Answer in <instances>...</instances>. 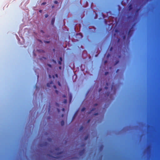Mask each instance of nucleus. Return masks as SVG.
<instances>
[{"mask_svg": "<svg viewBox=\"0 0 160 160\" xmlns=\"http://www.w3.org/2000/svg\"><path fill=\"white\" fill-rule=\"evenodd\" d=\"M132 28H133V26L132 27V28L129 30L128 32V36H130L132 35Z\"/></svg>", "mask_w": 160, "mask_h": 160, "instance_id": "obj_1", "label": "nucleus"}, {"mask_svg": "<svg viewBox=\"0 0 160 160\" xmlns=\"http://www.w3.org/2000/svg\"><path fill=\"white\" fill-rule=\"evenodd\" d=\"M53 84V82L51 81L49 83H48L47 84V86L48 87H51V85Z\"/></svg>", "mask_w": 160, "mask_h": 160, "instance_id": "obj_2", "label": "nucleus"}, {"mask_svg": "<svg viewBox=\"0 0 160 160\" xmlns=\"http://www.w3.org/2000/svg\"><path fill=\"white\" fill-rule=\"evenodd\" d=\"M55 20V18H53L51 21V24L52 26H54V23Z\"/></svg>", "mask_w": 160, "mask_h": 160, "instance_id": "obj_3", "label": "nucleus"}, {"mask_svg": "<svg viewBox=\"0 0 160 160\" xmlns=\"http://www.w3.org/2000/svg\"><path fill=\"white\" fill-rule=\"evenodd\" d=\"M76 36H79V38H82L83 37V36L81 33H77L76 34Z\"/></svg>", "mask_w": 160, "mask_h": 160, "instance_id": "obj_4", "label": "nucleus"}, {"mask_svg": "<svg viewBox=\"0 0 160 160\" xmlns=\"http://www.w3.org/2000/svg\"><path fill=\"white\" fill-rule=\"evenodd\" d=\"M85 152V149H84L79 152V154L80 155L83 154Z\"/></svg>", "mask_w": 160, "mask_h": 160, "instance_id": "obj_5", "label": "nucleus"}, {"mask_svg": "<svg viewBox=\"0 0 160 160\" xmlns=\"http://www.w3.org/2000/svg\"><path fill=\"white\" fill-rule=\"evenodd\" d=\"M132 5L131 4H130L128 6V10L130 11L132 10Z\"/></svg>", "mask_w": 160, "mask_h": 160, "instance_id": "obj_6", "label": "nucleus"}, {"mask_svg": "<svg viewBox=\"0 0 160 160\" xmlns=\"http://www.w3.org/2000/svg\"><path fill=\"white\" fill-rule=\"evenodd\" d=\"M72 100V95L71 94H70L69 97V102L70 103L71 102Z\"/></svg>", "mask_w": 160, "mask_h": 160, "instance_id": "obj_7", "label": "nucleus"}, {"mask_svg": "<svg viewBox=\"0 0 160 160\" xmlns=\"http://www.w3.org/2000/svg\"><path fill=\"white\" fill-rule=\"evenodd\" d=\"M64 121L63 120L61 121V125L62 126H63L64 125Z\"/></svg>", "mask_w": 160, "mask_h": 160, "instance_id": "obj_8", "label": "nucleus"}, {"mask_svg": "<svg viewBox=\"0 0 160 160\" xmlns=\"http://www.w3.org/2000/svg\"><path fill=\"white\" fill-rule=\"evenodd\" d=\"M83 127L82 126H81L80 127V129H79V130H80V131H82V129H83Z\"/></svg>", "mask_w": 160, "mask_h": 160, "instance_id": "obj_9", "label": "nucleus"}, {"mask_svg": "<svg viewBox=\"0 0 160 160\" xmlns=\"http://www.w3.org/2000/svg\"><path fill=\"white\" fill-rule=\"evenodd\" d=\"M88 135L86 136L84 138V140H87V139L88 138Z\"/></svg>", "mask_w": 160, "mask_h": 160, "instance_id": "obj_10", "label": "nucleus"}, {"mask_svg": "<svg viewBox=\"0 0 160 160\" xmlns=\"http://www.w3.org/2000/svg\"><path fill=\"white\" fill-rule=\"evenodd\" d=\"M86 108H83L81 110L83 112L85 110Z\"/></svg>", "mask_w": 160, "mask_h": 160, "instance_id": "obj_11", "label": "nucleus"}, {"mask_svg": "<svg viewBox=\"0 0 160 160\" xmlns=\"http://www.w3.org/2000/svg\"><path fill=\"white\" fill-rule=\"evenodd\" d=\"M115 32L116 33H118L119 32V31L117 29H116L115 30Z\"/></svg>", "mask_w": 160, "mask_h": 160, "instance_id": "obj_12", "label": "nucleus"}, {"mask_svg": "<svg viewBox=\"0 0 160 160\" xmlns=\"http://www.w3.org/2000/svg\"><path fill=\"white\" fill-rule=\"evenodd\" d=\"M67 102V100L66 99H64V101H63V103H66Z\"/></svg>", "mask_w": 160, "mask_h": 160, "instance_id": "obj_13", "label": "nucleus"}, {"mask_svg": "<svg viewBox=\"0 0 160 160\" xmlns=\"http://www.w3.org/2000/svg\"><path fill=\"white\" fill-rule=\"evenodd\" d=\"M59 60H60L59 61L62 62V58L61 57H60V58H59Z\"/></svg>", "mask_w": 160, "mask_h": 160, "instance_id": "obj_14", "label": "nucleus"}, {"mask_svg": "<svg viewBox=\"0 0 160 160\" xmlns=\"http://www.w3.org/2000/svg\"><path fill=\"white\" fill-rule=\"evenodd\" d=\"M126 38V36L125 35H124V36H123V39L124 40Z\"/></svg>", "mask_w": 160, "mask_h": 160, "instance_id": "obj_15", "label": "nucleus"}, {"mask_svg": "<svg viewBox=\"0 0 160 160\" xmlns=\"http://www.w3.org/2000/svg\"><path fill=\"white\" fill-rule=\"evenodd\" d=\"M62 62L61 61H58V64H59V65H61V64H62V62Z\"/></svg>", "mask_w": 160, "mask_h": 160, "instance_id": "obj_16", "label": "nucleus"}, {"mask_svg": "<svg viewBox=\"0 0 160 160\" xmlns=\"http://www.w3.org/2000/svg\"><path fill=\"white\" fill-rule=\"evenodd\" d=\"M48 14H46L45 15V17L46 18H47L48 17Z\"/></svg>", "mask_w": 160, "mask_h": 160, "instance_id": "obj_17", "label": "nucleus"}, {"mask_svg": "<svg viewBox=\"0 0 160 160\" xmlns=\"http://www.w3.org/2000/svg\"><path fill=\"white\" fill-rule=\"evenodd\" d=\"M55 92L57 94H58V91L57 90H55Z\"/></svg>", "mask_w": 160, "mask_h": 160, "instance_id": "obj_18", "label": "nucleus"}, {"mask_svg": "<svg viewBox=\"0 0 160 160\" xmlns=\"http://www.w3.org/2000/svg\"><path fill=\"white\" fill-rule=\"evenodd\" d=\"M54 3L55 4H57L58 3V2L57 1H55L54 2Z\"/></svg>", "mask_w": 160, "mask_h": 160, "instance_id": "obj_19", "label": "nucleus"}, {"mask_svg": "<svg viewBox=\"0 0 160 160\" xmlns=\"http://www.w3.org/2000/svg\"><path fill=\"white\" fill-rule=\"evenodd\" d=\"M108 73V72H105V75H107Z\"/></svg>", "mask_w": 160, "mask_h": 160, "instance_id": "obj_20", "label": "nucleus"}, {"mask_svg": "<svg viewBox=\"0 0 160 160\" xmlns=\"http://www.w3.org/2000/svg\"><path fill=\"white\" fill-rule=\"evenodd\" d=\"M104 22L105 24H107V21L105 20H104Z\"/></svg>", "mask_w": 160, "mask_h": 160, "instance_id": "obj_21", "label": "nucleus"}, {"mask_svg": "<svg viewBox=\"0 0 160 160\" xmlns=\"http://www.w3.org/2000/svg\"><path fill=\"white\" fill-rule=\"evenodd\" d=\"M113 48L112 47H111L110 48V51H112V50Z\"/></svg>", "mask_w": 160, "mask_h": 160, "instance_id": "obj_22", "label": "nucleus"}, {"mask_svg": "<svg viewBox=\"0 0 160 160\" xmlns=\"http://www.w3.org/2000/svg\"><path fill=\"white\" fill-rule=\"evenodd\" d=\"M58 85L59 86H61V83H60V82H58Z\"/></svg>", "mask_w": 160, "mask_h": 160, "instance_id": "obj_23", "label": "nucleus"}, {"mask_svg": "<svg viewBox=\"0 0 160 160\" xmlns=\"http://www.w3.org/2000/svg\"><path fill=\"white\" fill-rule=\"evenodd\" d=\"M48 66L49 67H52L51 65H50V64H48Z\"/></svg>", "mask_w": 160, "mask_h": 160, "instance_id": "obj_24", "label": "nucleus"}, {"mask_svg": "<svg viewBox=\"0 0 160 160\" xmlns=\"http://www.w3.org/2000/svg\"><path fill=\"white\" fill-rule=\"evenodd\" d=\"M53 87L55 89H56V86L55 85H53Z\"/></svg>", "mask_w": 160, "mask_h": 160, "instance_id": "obj_25", "label": "nucleus"}, {"mask_svg": "<svg viewBox=\"0 0 160 160\" xmlns=\"http://www.w3.org/2000/svg\"><path fill=\"white\" fill-rule=\"evenodd\" d=\"M98 113H95L94 114V115H98Z\"/></svg>", "mask_w": 160, "mask_h": 160, "instance_id": "obj_26", "label": "nucleus"}, {"mask_svg": "<svg viewBox=\"0 0 160 160\" xmlns=\"http://www.w3.org/2000/svg\"><path fill=\"white\" fill-rule=\"evenodd\" d=\"M46 4V2H43L42 4V5H45Z\"/></svg>", "mask_w": 160, "mask_h": 160, "instance_id": "obj_27", "label": "nucleus"}, {"mask_svg": "<svg viewBox=\"0 0 160 160\" xmlns=\"http://www.w3.org/2000/svg\"><path fill=\"white\" fill-rule=\"evenodd\" d=\"M40 31H41V32H42V33H44V31L42 30H41Z\"/></svg>", "mask_w": 160, "mask_h": 160, "instance_id": "obj_28", "label": "nucleus"}, {"mask_svg": "<svg viewBox=\"0 0 160 160\" xmlns=\"http://www.w3.org/2000/svg\"><path fill=\"white\" fill-rule=\"evenodd\" d=\"M110 56V55L109 54H108L107 55V57L108 58V57H109V56Z\"/></svg>", "mask_w": 160, "mask_h": 160, "instance_id": "obj_29", "label": "nucleus"}, {"mask_svg": "<svg viewBox=\"0 0 160 160\" xmlns=\"http://www.w3.org/2000/svg\"><path fill=\"white\" fill-rule=\"evenodd\" d=\"M139 9H138L136 10V12H138L139 11Z\"/></svg>", "mask_w": 160, "mask_h": 160, "instance_id": "obj_30", "label": "nucleus"}, {"mask_svg": "<svg viewBox=\"0 0 160 160\" xmlns=\"http://www.w3.org/2000/svg\"><path fill=\"white\" fill-rule=\"evenodd\" d=\"M59 69H61V68H62V67H61V66H59Z\"/></svg>", "mask_w": 160, "mask_h": 160, "instance_id": "obj_31", "label": "nucleus"}, {"mask_svg": "<svg viewBox=\"0 0 160 160\" xmlns=\"http://www.w3.org/2000/svg\"><path fill=\"white\" fill-rule=\"evenodd\" d=\"M62 110L63 111H64V110H65V109L64 108H62Z\"/></svg>", "mask_w": 160, "mask_h": 160, "instance_id": "obj_32", "label": "nucleus"}, {"mask_svg": "<svg viewBox=\"0 0 160 160\" xmlns=\"http://www.w3.org/2000/svg\"><path fill=\"white\" fill-rule=\"evenodd\" d=\"M39 12H41V13L42 12V10H39Z\"/></svg>", "mask_w": 160, "mask_h": 160, "instance_id": "obj_33", "label": "nucleus"}, {"mask_svg": "<svg viewBox=\"0 0 160 160\" xmlns=\"http://www.w3.org/2000/svg\"><path fill=\"white\" fill-rule=\"evenodd\" d=\"M63 98H65V97H66V95H63Z\"/></svg>", "mask_w": 160, "mask_h": 160, "instance_id": "obj_34", "label": "nucleus"}, {"mask_svg": "<svg viewBox=\"0 0 160 160\" xmlns=\"http://www.w3.org/2000/svg\"><path fill=\"white\" fill-rule=\"evenodd\" d=\"M90 119H89L88 121V123L89 122H90Z\"/></svg>", "mask_w": 160, "mask_h": 160, "instance_id": "obj_35", "label": "nucleus"}, {"mask_svg": "<svg viewBox=\"0 0 160 160\" xmlns=\"http://www.w3.org/2000/svg\"><path fill=\"white\" fill-rule=\"evenodd\" d=\"M102 90V89L100 88L99 89V92H100V91Z\"/></svg>", "mask_w": 160, "mask_h": 160, "instance_id": "obj_36", "label": "nucleus"}, {"mask_svg": "<svg viewBox=\"0 0 160 160\" xmlns=\"http://www.w3.org/2000/svg\"><path fill=\"white\" fill-rule=\"evenodd\" d=\"M95 109V108H93V109L92 110H91V111H92L94 110Z\"/></svg>", "mask_w": 160, "mask_h": 160, "instance_id": "obj_37", "label": "nucleus"}, {"mask_svg": "<svg viewBox=\"0 0 160 160\" xmlns=\"http://www.w3.org/2000/svg\"><path fill=\"white\" fill-rule=\"evenodd\" d=\"M46 42L47 43H49L50 42V41H47Z\"/></svg>", "mask_w": 160, "mask_h": 160, "instance_id": "obj_38", "label": "nucleus"}, {"mask_svg": "<svg viewBox=\"0 0 160 160\" xmlns=\"http://www.w3.org/2000/svg\"><path fill=\"white\" fill-rule=\"evenodd\" d=\"M105 88L106 89H107L108 88L107 87H105Z\"/></svg>", "mask_w": 160, "mask_h": 160, "instance_id": "obj_39", "label": "nucleus"}, {"mask_svg": "<svg viewBox=\"0 0 160 160\" xmlns=\"http://www.w3.org/2000/svg\"><path fill=\"white\" fill-rule=\"evenodd\" d=\"M49 78H51V76L50 75H49Z\"/></svg>", "mask_w": 160, "mask_h": 160, "instance_id": "obj_40", "label": "nucleus"}, {"mask_svg": "<svg viewBox=\"0 0 160 160\" xmlns=\"http://www.w3.org/2000/svg\"><path fill=\"white\" fill-rule=\"evenodd\" d=\"M109 92H108V94H107L108 96H109Z\"/></svg>", "mask_w": 160, "mask_h": 160, "instance_id": "obj_41", "label": "nucleus"}, {"mask_svg": "<svg viewBox=\"0 0 160 160\" xmlns=\"http://www.w3.org/2000/svg\"><path fill=\"white\" fill-rule=\"evenodd\" d=\"M57 110H58V112H59L60 111V110H59V109L58 108Z\"/></svg>", "mask_w": 160, "mask_h": 160, "instance_id": "obj_42", "label": "nucleus"}, {"mask_svg": "<svg viewBox=\"0 0 160 160\" xmlns=\"http://www.w3.org/2000/svg\"><path fill=\"white\" fill-rule=\"evenodd\" d=\"M107 60L105 61V62H104L105 63H107Z\"/></svg>", "mask_w": 160, "mask_h": 160, "instance_id": "obj_43", "label": "nucleus"}, {"mask_svg": "<svg viewBox=\"0 0 160 160\" xmlns=\"http://www.w3.org/2000/svg\"><path fill=\"white\" fill-rule=\"evenodd\" d=\"M98 105V104H95V105H94V106H96Z\"/></svg>", "mask_w": 160, "mask_h": 160, "instance_id": "obj_44", "label": "nucleus"}, {"mask_svg": "<svg viewBox=\"0 0 160 160\" xmlns=\"http://www.w3.org/2000/svg\"><path fill=\"white\" fill-rule=\"evenodd\" d=\"M54 7V6L53 5L52 6V8H53Z\"/></svg>", "mask_w": 160, "mask_h": 160, "instance_id": "obj_45", "label": "nucleus"}, {"mask_svg": "<svg viewBox=\"0 0 160 160\" xmlns=\"http://www.w3.org/2000/svg\"><path fill=\"white\" fill-rule=\"evenodd\" d=\"M118 71H119V69H117V70L116 72H117Z\"/></svg>", "mask_w": 160, "mask_h": 160, "instance_id": "obj_46", "label": "nucleus"}, {"mask_svg": "<svg viewBox=\"0 0 160 160\" xmlns=\"http://www.w3.org/2000/svg\"><path fill=\"white\" fill-rule=\"evenodd\" d=\"M53 51L54 52L55 51V49H53Z\"/></svg>", "mask_w": 160, "mask_h": 160, "instance_id": "obj_47", "label": "nucleus"}, {"mask_svg": "<svg viewBox=\"0 0 160 160\" xmlns=\"http://www.w3.org/2000/svg\"><path fill=\"white\" fill-rule=\"evenodd\" d=\"M118 61L117 62V63H116V64H117V63H118Z\"/></svg>", "mask_w": 160, "mask_h": 160, "instance_id": "obj_48", "label": "nucleus"}, {"mask_svg": "<svg viewBox=\"0 0 160 160\" xmlns=\"http://www.w3.org/2000/svg\"><path fill=\"white\" fill-rule=\"evenodd\" d=\"M56 77H58V75H57V74H56Z\"/></svg>", "mask_w": 160, "mask_h": 160, "instance_id": "obj_49", "label": "nucleus"}, {"mask_svg": "<svg viewBox=\"0 0 160 160\" xmlns=\"http://www.w3.org/2000/svg\"><path fill=\"white\" fill-rule=\"evenodd\" d=\"M63 114H62V117H63Z\"/></svg>", "mask_w": 160, "mask_h": 160, "instance_id": "obj_50", "label": "nucleus"}, {"mask_svg": "<svg viewBox=\"0 0 160 160\" xmlns=\"http://www.w3.org/2000/svg\"><path fill=\"white\" fill-rule=\"evenodd\" d=\"M119 40H120V39H118V42H119Z\"/></svg>", "mask_w": 160, "mask_h": 160, "instance_id": "obj_51", "label": "nucleus"}, {"mask_svg": "<svg viewBox=\"0 0 160 160\" xmlns=\"http://www.w3.org/2000/svg\"><path fill=\"white\" fill-rule=\"evenodd\" d=\"M38 78H37L38 79Z\"/></svg>", "mask_w": 160, "mask_h": 160, "instance_id": "obj_52", "label": "nucleus"}, {"mask_svg": "<svg viewBox=\"0 0 160 160\" xmlns=\"http://www.w3.org/2000/svg\"><path fill=\"white\" fill-rule=\"evenodd\" d=\"M56 104L57 105H58V103H56Z\"/></svg>", "mask_w": 160, "mask_h": 160, "instance_id": "obj_53", "label": "nucleus"}, {"mask_svg": "<svg viewBox=\"0 0 160 160\" xmlns=\"http://www.w3.org/2000/svg\"><path fill=\"white\" fill-rule=\"evenodd\" d=\"M97 55H96L95 56H96V57H97Z\"/></svg>", "mask_w": 160, "mask_h": 160, "instance_id": "obj_54", "label": "nucleus"}, {"mask_svg": "<svg viewBox=\"0 0 160 160\" xmlns=\"http://www.w3.org/2000/svg\"><path fill=\"white\" fill-rule=\"evenodd\" d=\"M83 146H85V145H84V144H83Z\"/></svg>", "mask_w": 160, "mask_h": 160, "instance_id": "obj_55", "label": "nucleus"}]
</instances>
